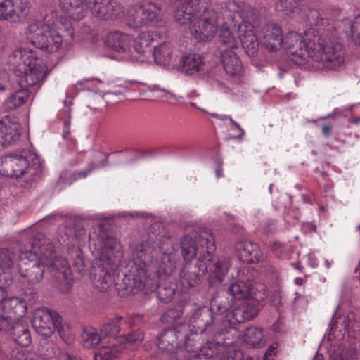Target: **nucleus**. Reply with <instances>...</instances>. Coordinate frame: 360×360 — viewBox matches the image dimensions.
Here are the masks:
<instances>
[{
  "label": "nucleus",
  "instance_id": "obj_1",
  "mask_svg": "<svg viewBox=\"0 0 360 360\" xmlns=\"http://www.w3.org/2000/svg\"><path fill=\"white\" fill-rule=\"evenodd\" d=\"M282 45L288 54L303 60L311 58L328 70H335L345 62L342 46L328 30L320 32L309 27L304 36L290 32L283 39Z\"/></svg>",
  "mask_w": 360,
  "mask_h": 360
},
{
  "label": "nucleus",
  "instance_id": "obj_2",
  "mask_svg": "<svg viewBox=\"0 0 360 360\" xmlns=\"http://www.w3.org/2000/svg\"><path fill=\"white\" fill-rule=\"evenodd\" d=\"M155 244L138 243L133 250V264L130 273L131 285L130 291L133 293L142 291L150 294L155 290L158 280V266L154 262Z\"/></svg>",
  "mask_w": 360,
  "mask_h": 360
},
{
  "label": "nucleus",
  "instance_id": "obj_3",
  "mask_svg": "<svg viewBox=\"0 0 360 360\" xmlns=\"http://www.w3.org/2000/svg\"><path fill=\"white\" fill-rule=\"evenodd\" d=\"M8 63L13 65V71L18 77L17 82L22 88L40 86L46 77V65L31 49L15 50L9 56Z\"/></svg>",
  "mask_w": 360,
  "mask_h": 360
},
{
  "label": "nucleus",
  "instance_id": "obj_4",
  "mask_svg": "<svg viewBox=\"0 0 360 360\" xmlns=\"http://www.w3.org/2000/svg\"><path fill=\"white\" fill-rule=\"evenodd\" d=\"M191 328L186 335V347L192 346V342H198L199 346L208 339H217L227 332L221 325L219 316H215L207 307H201L195 310L189 319Z\"/></svg>",
  "mask_w": 360,
  "mask_h": 360
},
{
  "label": "nucleus",
  "instance_id": "obj_5",
  "mask_svg": "<svg viewBox=\"0 0 360 360\" xmlns=\"http://www.w3.org/2000/svg\"><path fill=\"white\" fill-rule=\"evenodd\" d=\"M42 172V166L38 155L30 150H22L20 154L12 153L0 158V174L8 177L19 178L25 173L38 176Z\"/></svg>",
  "mask_w": 360,
  "mask_h": 360
},
{
  "label": "nucleus",
  "instance_id": "obj_6",
  "mask_svg": "<svg viewBox=\"0 0 360 360\" xmlns=\"http://www.w3.org/2000/svg\"><path fill=\"white\" fill-rule=\"evenodd\" d=\"M180 245L185 260L197 258V261L210 262L215 250L214 237L208 229L192 230L182 237Z\"/></svg>",
  "mask_w": 360,
  "mask_h": 360
},
{
  "label": "nucleus",
  "instance_id": "obj_7",
  "mask_svg": "<svg viewBox=\"0 0 360 360\" xmlns=\"http://www.w3.org/2000/svg\"><path fill=\"white\" fill-rule=\"evenodd\" d=\"M89 242L101 252V262L110 264L112 268L120 266L123 254L115 238L109 236L101 229L96 237L89 235Z\"/></svg>",
  "mask_w": 360,
  "mask_h": 360
},
{
  "label": "nucleus",
  "instance_id": "obj_8",
  "mask_svg": "<svg viewBox=\"0 0 360 360\" xmlns=\"http://www.w3.org/2000/svg\"><path fill=\"white\" fill-rule=\"evenodd\" d=\"M63 320L57 311L43 307L34 312L32 324L36 332L43 336L50 337L55 330H63Z\"/></svg>",
  "mask_w": 360,
  "mask_h": 360
},
{
  "label": "nucleus",
  "instance_id": "obj_9",
  "mask_svg": "<svg viewBox=\"0 0 360 360\" xmlns=\"http://www.w3.org/2000/svg\"><path fill=\"white\" fill-rule=\"evenodd\" d=\"M161 12L162 8L158 4L148 2L139 6L136 9L130 10L124 18V22L130 27H141L158 21Z\"/></svg>",
  "mask_w": 360,
  "mask_h": 360
},
{
  "label": "nucleus",
  "instance_id": "obj_10",
  "mask_svg": "<svg viewBox=\"0 0 360 360\" xmlns=\"http://www.w3.org/2000/svg\"><path fill=\"white\" fill-rule=\"evenodd\" d=\"M44 257H32L25 255L19 264V273L28 284L35 285L40 283L45 274L46 267Z\"/></svg>",
  "mask_w": 360,
  "mask_h": 360
},
{
  "label": "nucleus",
  "instance_id": "obj_11",
  "mask_svg": "<svg viewBox=\"0 0 360 360\" xmlns=\"http://www.w3.org/2000/svg\"><path fill=\"white\" fill-rule=\"evenodd\" d=\"M57 30H50V32L43 39V44L38 45L37 48L44 50L48 53L57 51L63 41V39L68 41L72 40L74 35V28L70 22L63 24L60 22V25H56Z\"/></svg>",
  "mask_w": 360,
  "mask_h": 360
},
{
  "label": "nucleus",
  "instance_id": "obj_12",
  "mask_svg": "<svg viewBox=\"0 0 360 360\" xmlns=\"http://www.w3.org/2000/svg\"><path fill=\"white\" fill-rule=\"evenodd\" d=\"M22 128L15 115H6L0 120V148L16 143L20 139Z\"/></svg>",
  "mask_w": 360,
  "mask_h": 360
},
{
  "label": "nucleus",
  "instance_id": "obj_13",
  "mask_svg": "<svg viewBox=\"0 0 360 360\" xmlns=\"http://www.w3.org/2000/svg\"><path fill=\"white\" fill-rule=\"evenodd\" d=\"M29 10L28 0H4L0 2V20L20 22L26 17Z\"/></svg>",
  "mask_w": 360,
  "mask_h": 360
},
{
  "label": "nucleus",
  "instance_id": "obj_14",
  "mask_svg": "<svg viewBox=\"0 0 360 360\" xmlns=\"http://www.w3.org/2000/svg\"><path fill=\"white\" fill-rule=\"evenodd\" d=\"M209 264L210 262L204 260L185 264L180 274L182 285L186 288L198 286L200 283L201 278L208 270Z\"/></svg>",
  "mask_w": 360,
  "mask_h": 360
},
{
  "label": "nucleus",
  "instance_id": "obj_15",
  "mask_svg": "<svg viewBox=\"0 0 360 360\" xmlns=\"http://www.w3.org/2000/svg\"><path fill=\"white\" fill-rule=\"evenodd\" d=\"M143 316L139 314L127 317L116 316L113 318L108 319L103 322L101 326L100 333L103 338L115 337L121 331L124 325L131 328L141 322Z\"/></svg>",
  "mask_w": 360,
  "mask_h": 360
},
{
  "label": "nucleus",
  "instance_id": "obj_16",
  "mask_svg": "<svg viewBox=\"0 0 360 360\" xmlns=\"http://www.w3.org/2000/svg\"><path fill=\"white\" fill-rule=\"evenodd\" d=\"M217 30V13L214 10L205 11L202 19L195 25L193 32L195 37L200 41L212 38Z\"/></svg>",
  "mask_w": 360,
  "mask_h": 360
},
{
  "label": "nucleus",
  "instance_id": "obj_17",
  "mask_svg": "<svg viewBox=\"0 0 360 360\" xmlns=\"http://www.w3.org/2000/svg\"><path fill=\"white\" fill-rule=\"evenodd\" d=\"M89 8L93 15L104 20H113L122 13L120 4L115 0H90Z\"/></svg>",
  "mask_w": 360,
  "mask_h": 360
},
{
  "label": "nucleus",
  "instance_id": "obj_18",
  "mask_svg": "<svg viewBox=\"0 0 360 360\" xmlns=\"http://www.w3.org/2000/svg\"><path fill=\"white\" fill-rule=\"evenodd\" d=\"M261 292H256L255 288L250 283H245L241 281H237L231 283L228 288V292L235 300H249L260 302L264 300L267 294L263 285H261Z\"/></svg>",
  "mask_w": 360,
  "mask_h": 360
},
{
  "label": "nucleus",
  "instance_id": "obj_19",
  "mask_svg": "<svg viewBox=\"0 0 360 360\" xmlns=\"http://www.w3.org/2000/svg\"><path fill=\"white\" fill-rule=\"evenodd\" d=\"M257 312V307L254 302H242L237 307L232 309L230 312L226 315V321H224V322H227L226 329L238 323L251 320L256 316Z\"/></svg>",
  "mask_w": 360,
  "mask_h": 360
},
{
  "label": "nucleus",
  "instance_id": "obj_20",
  "mask_svg": "<svg viewBox=\"0 0 360 360\" xmlns=\"http://www.w3.org/2000/svg\"><path fill=\"white\" fill-rule=\"evenodd\" d=\"M171 2L180 3L174 11V18L181 25L192 21L200 11V0H169Z\"/></svg>",
  "mask_w": 360,
  "mask_h": 360
},
{
  "label": "nucleus",
  "instance_id": "obj_21",
  "mask_svg": "<svg viewBox=\"0 0 360 360\" xmlns=\"http://www.w3.org/2000/svg\"><path fill=\"white\" fill-rule=\"evenodd\" d=\"M262 43L270 51L278 49L283 44L281 27L276 23L269 22L262 30Z\"/></svg>",
  "mask_w": 360,
  "mask_h": 360
},
{
  "label": "nucleus",
  "instance_id": "obj_22",
  "mask_svg": "<svg viewBox=\"0 0 360 360\" xmlns=\"http://www.w3.org/2000/svg\"><path fill=\"white\" fill-rule=\"evenodd\" d=\"M32 250L26 252L25 255L32 257H45L50 255L53 250V243L46 238V235L41 232L34 233L30 238Z\"/></svg>",
  "mask_w": 360,
  "mask_h": 360
},
{
  "label": "nucleus",
  "instance_id": "obj_23",
  "mask_svg": "<svg viewBox=\"0 0 360 360\" xmlns=\"http://www.w3.org/2000/svg\"><path fill=\"white\" fill-rule=\"evenodd\" d=\"M232 307V299H229L224 292H217L210 300L209 309L215 316H219L221 325L226 328L227 322L226 315L228 314Z\"/></svg>",
  "mask_w": 360,
  "mask_h": 360
},
{
  "label": "nucleus",
  "instance_id": "obj_24",
  "mask_svg": "<svg viewBox=\"0 0 360 360\" xmlns=\"http://www.w3.org/2000/svg\"><path fill=\"white\" fill-rule=\"evenodd\" d=\"M236 248L239 259L244 263L259 262L262 256L259 245L252 241H240L237 243Z\"/></svg>",
  "mask_w": 360,
  "mask_h": 360
},
{
  "label": "nucleus",
  "instance_id": "obj_25",
  "mask_svg": "<svg viewBox=\"0 0 360 360\" xmlns=\"http://www.w3.org/2000/svg\"><path fill=\"white\" fill-rule=\"evenodd\" d=\"M117 268H112L110 264H104L98 266L96 270L94 285L100 291L108 290L111 288L115 281V271Z\"/></svg>",
  "mask_w": 360,
  "mask_h": 360
},
{
  "label": "nucleus",
  "instance_id": "obj_26",
  "mask_svg": "<svg viewBox=\"0 0 360 360\" xmlns=\"http://www.w3.org/2000/svg\"><path fill=\"white\" fill-rule=\"evenodd\" d=\"M90 0H60L61 8L73 20H81L87 13Z\"/></svg>",
  "mask_w": 360,
  "mask_h": 360
},
{
  "label": "nucleus",
  "instance_id": "obj_27",
  "mask_svg": "<svg viewBox=\"0 0 360 360\" xmlns=\"http://www.w3.org/2000/svg\"><path fill=\"white\" fill-rule=\"evenodd\" d=\"M31 91L27 88L20 86L8 96L4 101L2 106L6 112L13 111L27 103Z\"/></svg>",
  "mask_w": 360,
  "mask_h": 360
},
{
  "label": "nucleus",
  "instance_id": "obj_28",
  "mask_svg": "<svg viewBox=\"0 0 360 360\" xmlns=\"http://www.w3.org/2000/svg\"><path fill=\"white\" fill-rule=\"evenodd\" d=\"M236 51L230 49L227 51L219 52L224 70L231 76L240 74L243 69L242 63Z\"/></svg>",
  "mask_w": 360,
  "mask_h": 360
},
{
  "label": "nucleus",
  "instance_id": "obj_29",
  "mask_svg": "<svg viewBox=\"0 0 360 360\" xmlns=\"http://www.w3.org/2000/svg\"><path fill=\"white\" fill-rule=\"evenodd\" d=\"M51 29L50 25L44 21H34L27 27V38L37 47L39 44L44 43L43 39L50 32Z\"/></svg>",
  "mask_w": 360,
  "mask_h": 360
},
{
  "label": "nucleus",
  "instance_id": "obj_30",
  "mask_svg": "<svg viewBox=\"0 0 360 360\" xmlns=\"http://www.w3.org/2000/svg\"><path fill=\"white\" fill-rule=\"evenodd\" d=\"M160 279L161 283H158L155 289L158 298L162 302L168 303L175 294L176 283L173 282L172 277L167 274L160 277Z\"/></svg>",
  "mask_w": 360,
  "mask_h": 360
},
{
  "label": "nucleus",
  "instance_id": "obj_31",
  "mask_svg": "<svg viewBox=\"0 0 360 360\" xmlns=\"http://www.w3.org/2000/svg\"><path fill=\"white\" fill-rule=\"evenodd\" d=\"M239 37L243 49L250 57L257 55L259 42L255 32L252 29L243 30V25L239 26Z\"/></svg>",
  "mask_w": 360,
  "mask_h": 360
},
{
  "label": "nucleus",
  "instance_id": "obj_32",
  "mask_svg": "<svg viewBox=\"0 0 360 360\" xmlns=\"http://www.w3.org/2000/svg\"><path fill=\"white\" fill-rule=\"evenodd\" d=\"M132 41V37L120 31H114L108 33L105 38V44L108 46L117 51H125Z\"/></svg>",
  "mask_w": 360,
  "mask_h": 360
},
{
  "label": "nucleus",
  "instance_id": "obj_33",
  "mask_svg": "<svg viewBox=\"0 0 360 360\" xmlns=\"http://www.w3.org/2000/svg\"><path fill=\"white\" fill-rule=\"evenodd\" d=\"M153 240L155 245V250H156V248L158 247L160 250L164 255H170L174 250V245L171 238L167 236H162L161 238L157 239L156 236L153 233H149L147 236H144L141 243H150ZM156 253L157 250H155L154 253V262H156V259H155L156 257Z\"/></svg>",
  "mask_w": 360,
  "mask_h": 360
},
{
  "label": "nucleus",
  "instance_id": "obj_34",
  "mask_svg": "<svg viewBox=\"0 0 360 360\" xmlns=\"http://www.w3.org/2000/svg\"><path fill=\"white\" fill-rule=\"evenodd\" d=\"M179 346L178 331L175 328H167L159 336L157 347L162 352H170Z\"/></svg>",
  "mask_w": 360,
  "mask_h": 360
},
{
  "label": "nucleus",
  "instance_id": "obj_35",
  "mask_svg": "<svg viewBox=\"0 0 360 360\" xmlns=\"http://www.w3.org/2000/svg\"><path fill=\"white\" fill-rule=\"evenodd\" d=\"M0 310L6 314H13L15 316H22L27 311L26 303L25 301L16 297H12L4 300Z\"/></svg>",
  "mask_w": 360,
  "mask_h": 360
},
{
  "label": "nucleus",
  "instance_id": "obj_36",
  "mask_svg": "<svg viewBox=\"0 0 360 360\" xmlns=\"http://www.w3.org/2000/svg\"><path fill=\"white\" fill-rule=\"evenodd\" d=\"M13 340L22 347H28L31 343V335L27 324L17 321L10 331Z\"/></svg>",
  "mask_w": 360,
  "mask_h": 360
},
{
  "label": "nucleus",
  "instance_id": "obj_37",
  "mask_svg": "<svg viewBox=\"0 0 360 360\" xmlns=\"http://www.w3.org/2000/svg\"><path fill=\"white\" fill-rule=\"evenodd\" d=\"M238 48L237 39L234 37L232 32L224 25L219 34L218 51H227L230 49L238 50Z\"/></svg>",
  "mask_w": 360,
  "mask_h": 360
},
{
  "label": "nucleus",
  "instance_id": "obj_38",
  "mask_svg": "<svg viewBox=\"0 0 360 360\" xmlns=\"http://www.w3.org/2000/svg\"><path fill=\"white\" fill-rule=\"evenodd\" d=\"M15 261V254L7 249H0V283L6 281Z\"/></svg>",
  "mask_w": 360,
  "mask_h": 360
},
{
  "label": "nucleus",
  "instance_id": "obj_39",
  "mask_svg": "<svg viewBox=\"0 0 360 360\" xmlns=\"http://www.w3.org/2000/svg\"><path fill=\"white\" fill-rule=\"evenodd\" d=\"M44 257L46 258L44 259L45 264L51 272L59 271L67 274L70 269L69 262L63 257H58L55 248L50 255H46Z\"/></svg>",
  "mask_w": 360,
  "mask_h": 360
},
{
  "label": "nucleus",
  "instance_id": "obj_40",
  "mask_svg": "<svg viewBox=\"0 0 360 360\" xmlns=\"http://www.w3.org/2000/svg\"><path fill=\"white\" fill-rule=\"evenodd\" d=\"M182 70L187 75H193L202 70L204 63L200 54L184 56L181 60Z\"/></svg>",
  "mask_w": 360,
  "mask_h": 360
},
{
  "label": "nucleus",
  "instance_id": "obj_41",
  "mask_svg": "<svg viewBox=\"0 0 360 360\" xmlns=\"http://www.w3.org/2000/svg\"><path fill=\"white\" fill-rule=\"evenodd\" d=\"M211 339H208L207 340L204 341L199 346L198 342H192L193 345L190 346L191 347H194L193 349H200V355L202 356L205 359L210 360L213 359H217L218 354L219 352L222 353V355L226 354V352H224V349L223 347H217L214 345L211 341ZM193 349V348H191Z\"/></svg>",
  "mask_w": 360,
  "mask_h": 360
},
{
  "label": "nucleus",
  "instance_id": "obj_42",
  "mask_svg": "<svg viewBox=\"0 0 360 360\" xmlns=\"http://www.w3.org/2000/svg\"><path fill=\"white\" fill-rule=\"evenodd\" d=\"M244 340L248 345L254 347H262L265 345L263 331L257 327L248 328L244 334Z\"/></svg>",
  "mask_w": 360,
  "mask_h": 360
},
{
  "label": "nucleus",
  "instance_id": "obj_43",
  "mask_svg": "<svg viewBox=\"0 0 360 360\" xmlns=\"http://www.w3.org/2000/svg\"><path fill=\"white\" fill-rule=\"evenodd\" d=\"M152 53L155 62L159 65H166L171 61L172 50L168 43L164 42L155 47Z\"/></svg>",
  "mask_w": 360,
  "mask_h": 360
},
{
  "label": "nucleus",
  "instance_id": "obj_44",
  "mask_svg": "<svg viewBox=\"0 0 360 360\" xmlns=\"http://www.w3.org/2000/svg\"><path fill=\"white\" fill-rule=\"evenodd\" d=\"M108 155L101 151H95L92 154V160L89 168L84 171H80L75 173L77 177H86L93 169L105 166L108 162Z\"/></svg>",
  "mask_w": 360,
  "mask_h": 360
},
{
  "label": "nucleus",
  "instance_id": "obj_45",
  "mask_svg": "<svg viewBox=\"0 0 360 360\" xmlns=\"http://www.w3.org/2000/svg\"><path fill=\"white\" fill-rule=\"evenodd\" d=\"M103 337L94 328H86L81 335V343L84 348L91 349L98 345Z\"/></svg>",
  "mask_w": 360,
  "mask_h": 360
},
{
  "label": "nucleus",
  "instance_id": "obj_46",
  "mask_svg": "<svg viewBox=\"0 0 360 360\" xmlns=\"http://www.w3.org/2000/svg\"><path fill=\"white\" fill-rule=\"evenodd\" d=\"M153 41L152 37L150 32H143L134 41V49L135 51L139 54L145 55L147 52L146 49L150 46V43Z\"/></svg>",
  "mask_w": 360,
  "mask_h": 360
},
{
  "label": "nucleus",
  "instance_id": "obj_47",
  "mask_svg": "<svg viewBox=\"0 0 360 360\" xmlns=\"http://www.w3.org/2000/svg\"><path fill=\"white\" fill-rule=\"evenodd\" d=\"M68 254L70 256V260L73 267L79 273L83 271L85 265L82 250L79 247L72 246L68 249Z\"/></svg>",
  "mask_w": 360,
  "mask_h": 360
},
{
  "label": "nucleus",
  "instance_id": "obj_48",
  "mask_svg": "<svg viewBox=\"0 0 360 360\" xmlns=\"http://www.w3.org/2000/svg\"><path fill=\"white\" fill-rule=\"evenodd\" d=\"M212 259L210 261L208 269L212 271L217 280L221 283L224 281V277L227 274L229 265L225 261L218 260L214 263H212Z\"/></svg>",
  "mask_w": 360,
  "mask_h": 360
},
{
  "label": "nucleus",
  "instance_id": "obj_49",
  "mask_svg": "<svg viewBox=\"0 0 360 360\" xmlns=\"http://www.w3.org/2000/svg\"><path fill=\"white\" fill-rule=\"evenodd\" d=\"M357 358V351L354 347L343 348L330 354V360H354Z\"/></svg>",
  "mask_w": 360,
  "mask_h": 360
},
{
  "label": "nucleus",
  "instance_id": "obj_50",
  "mask_svg": "<svg viewBox=\"0 0 360 360\" xmlns=\"http://www.w3.org/2000/svg\"><path fill=\"white\" fill-rule=\"evenodd\" d=\"M245 18H246V21H244V23H249L248 26L244 25L245 30L252 29L253 30V29L259 27L261 15L255 9L250 8L248 10Z\"/></svg>",
  "mask_w": 360,
  "mask_h": 360
},
{
  "label": "nucleus",
  "instance_id": "obj_51",
  "mask_svg": "<svg viewBox=\"0 0 360 360\" xmlns=\"http://www.w3.org/2000/svg\"><path fill=\"white\" fill-rule=\"evenodd\" d=\"M271 249L275 257L278 258L287 259L290 257L291 250L289 245L275 242L273 243Z\"/></svg>",
  "mask_w": 360,
  "mask_h": 360
},
{
  "label": "nucleus",
  "instance_id": "obj_52",
  "mask_svg": "<svg viewBox=\"0 0 360 360\" xmlns=\"http://www.w3.org/2000/svg\"><path fill=\"white\" fill-rule=\"evenodd\" d=\"M120 338V341L122 343L136 345L140 344L143 341L144 336L141 330H137L133 333L122 335Z\"/></svg>",
  "mask_w": 360,
  "mask_h": 360
},
{
  "label": "nucleus",
  "instance_id": "obj_53",
  "mask_svg": "<svg viewBox=\"0 0 360 360\" xmlns=\"http://www.w3.org/2000/svg\"><path fill=\"white\" fill-rule=\"evenodd\" d=\"M15 323L11 315L0 310V333L6 334L10 332Z\"/></svg>",
  "mask_w": 360,
  "mask_h": 360
},
{
  "label": "nucleus",
  "instance_id": "obj_54",
  "mask_svg": "<svg viewBox=\"0 0 360 360\" xmlns=\"http://www.w3.org/2000/svg\"><path fill=\"white\" fill-rule=\"evenodd\" d=\"M116 357V352L110 347H101L95 352L94 360H111Z\"/></svg>",
  "mask_w": 360,
  "mask_h": 360
},
{
  "label": "nucleus",
  "instance_id": "obj_55",
  "mask_svg": "<svg viewBox=\"0 0 360 360\" xmlns=\"http://www.w3.org/2000/svg\"><path fill=\"white\" fill-rule=\"evenodd\" d=\"M307 18L311 25L318 26L327 22V19L323 18L316 9H309L307 13Z\"/></svg>",
  "mask_w": 360,
  "mask_h": 360
},
{
  "label": "nucleus",
  "instance_id": "obj_56",
  "mask_svg": "<svg viewBox=\"0 0 360 360\" xmlns=\"http://www.w3.org/2000/svg\"><path fill=\"white\" fill-rule=\"evenodd\" d=\"M338 319L341 321V326L343 329L347 330L349 333L352 329L354 328L356 324L355 314L353 312H349L346 316H340Z\"/></svg>",
  "mask_w": 360,
  "mask_h": 360
},
{
  "label": "nucleus",
  "instance_id": "obj_57",
  "mask_svg": "<svg viewBox=\"0 0 360 360\" xmlns=\"http://www.w3.org/2000/svg\"><path fill=\"white\" fill-rule=\"evenodd\" d=\"M296 7L295 0H278L276 4V8L279 12H288L292 11L293 8Z\"/></svg>",
  "mask_w": 360,
  "mask_h": 360
},
{
  "label": "nucleus",
  "instance_id": "obj_58",
  "mask_svg": "<svg viewBox=\"0 0 360 360\" xmlns=\"http://www.w3.org/2000/svg\"><path fill=\"white\" fill-rule=\"evenodd\" d=\"M242 352L235 348L229 347L226 349V354L219 357V360H241Z\"/></svg>",
  "mask_w": 360,
  "mask_h": 360
},
{
  "label": "nucleus",
  "instance_id": "obj_59",
  "mask_svg": "<svg viewBox=\"0 0 360 360\" xmlns=\"http://www.w3.org/2000/svg\"><path fill=\"white\" fill-rule=\"evenodd\" d=\"M352 39L360 44V14L358 15L350 25Z\"/></svg>",
  "mask_w": 360,
  "mask_h": 360
},
{
  "label": "nucleus",
  "instance_id": "obj_60",
  "mask_svg": "<svg viewBox=\"0 0 360 360\" xmlns=\"http://www.w3.org/2000/svg\"><path fill=\"white\" fill-rule=\"evenodd\" d=\"M10 360H34L30 354L25 353L23 350L18 349H13L11 352Z\"/></svg>",
  "mask_w": 360,
  "mask_h": 360
},
{
  "label": "nucleus",
  "instance_id": "obj_61",
  "mask_svg": "<svg viewBox=\"0 0 360 360\" xmlns=\"http://www.w3.org/2000/svg\"><path fill=\"white\" fill-rule=\"evenodd\" d=\"M24 300L28 302L30 304H34L37 300V293L34 288H28L23 293Z\"/></svg>",
  "mask_w": 360,
  "mask_h": 360
},
{
  "label": "nucleus",
  "instance_id": "obj_62",
  "mask_svg": "<svg viewBox=\"0 0 360 360\" xmlns=\"http://www.w3.org/2000/svg\"><path fill=\"white\" fill-rule=\"evenodd\" d=\"M276 230V222L274 220L267 221L262 227L263 233L265 234L272 233Z\"/></svg>",
  "mask_w": 360,
  "mask_h": 360
},
{
  "label": "nucleus",
  "instance_id": "obj_63",
  "mask_svg": "<svg viewBox=\"0 0 360 360\" xmlns=\"http://www.w3.org/2000/svg\"><path fill=\"white\" fill-rule=\"evenodd\" d=\"M277 346L274 345H270L266 349L263 360H271V357L276 355Z\"/></svg>",
  "mask_w": 360,
  "mask_h": 360
},
{
  "label": "nucleus",
  "instance_id": "obj_64",
  "mask_svg": "<svg viewBox=\"0 0 360 360\" xmlns=\"http://www.w3.org/2000/svg\"><path fill=\"white\" fill-rule=\"evenodd\" d=\"M58 360H78V359L74 355H70L68 353L63 352L59 354Z\"/></svg>",
  "mask_w": 360,
  "mask_h": 360
}]
</instances>
